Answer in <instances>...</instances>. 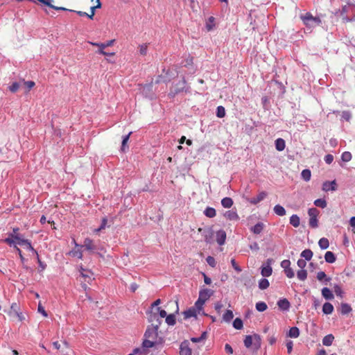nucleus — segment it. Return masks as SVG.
Returning a JSON list of instances; mask_svg holds the SVG:
<instances>
[{"mask_svg": "<svg viewBox=\"0 0 355 355\" xmlns=\"http://www.w3.org/2000/svg\"><path fill=\"white\" fill-rule=\"evenodd\" d=\"M14 235H15V234H8V237L4 239V242L10 246L16 245V241Z\"/></svg>", "mask_w": 355, "mask_h": 355, "instance_id": "nucleus-30", "label": "nucleus"}, {"mask_svg": "<svg viewBox=\"0 0 355 355\" xmlns=\"http://www.w3.org/2000/svg\"><path fill=\"white\" fill-rule=\"evenodd\" d=\"M334 291L337 296L342 297L343 292L342 288L339 285H338V284L334 285Z\"/></svg>", "mask_w": 355, "mask_h": 355, "instance_id": "nucleus-53", "label": "nucleus"}, {"mask_svg": "<svg viewBox=\"0 0 355 355\" xmlns=\"http://www.w3.org/2000/svg\"><path fill=\"white\" fill-rule=\"evenodd\" d=\"M80 272L84 282L90 284L91 282L94 279V273L90 270L83 268L82 266H80Z\"/></svg>", "mask_w": 355, "mask_h": 355, "instance_id": "nucleus-6", "label": "nucleus"}, {"mask_svg": "<svg viewBox=\"0 0 355 355\" xmlns=\"http://www.w3.org/2000/svg\"><path fill=\"white\" fill-rule=\"evenodd\" d=\"M263 223H258L251 228V231L255 234H259L263 231Z\"/></svg>", "mask_w": 355, "mask_h": 355, "instance_id": "nucleus-23", "label": "nucleus"}, {"mask_svg": "<svg viewBox=\"0 0 355 355\" xmlns=\"http://www.w3.org/2000/svg\"><path fill=\"white\" fill-rule=\"evenodd\" d=\"M213 291L208 288L202 289L199 293L198 298L202 301L206 302L212 295Z\"/></svg>", "mask_w": 355, "mask_h": 355, "instance_id": "nucleus-12", "label": "nucleus"}, {"mask_svg": "<svg viewBox=\"0 0 355 355\" xmlns=\"http://www.w3.org/2000/svg\"><path fill=\"white\" fill-rule=\"evenodd\" d=\"M322 189L325 191H335L336 189V183L335 180L331 182L326 181L322 184Z\"/></svg>", "mask_w": 355, "mask_h": 355, "instance_id": "nucleus-14", "label": "nucleus"}, {"mask_svg": "<svg viewBox=\"0 0 355 355\" xmlns=\"http://www.w3.org/2000/svg\"><path fill=\"white\" fill-rule=\"evenodd\" d=\"M324 259L326 262L332 263L336 261V257L332 252L328 251L324 254Z\"/></svg>", "mask_w": 355, "mask_h": 355, "instance_id": "nucleus-24", "label": "nucleus"}, {"mask_svg": "<svg viewBox=\"0 0 355 355\" xmlns=\"http://www.w3.org/2000/svg\"><path fill=\"white\" fill-rule=\"evenodd\" d=\"M300 336V330L297 327H291L288 333V336L296 338Z\"/></svg>", "mask_w": 355, "mask_h": 355, "instance_id": "nucleus-22", "label": "nucleus"}, {"mask_svg": "<svg viewBox=\"0 0 355 355\" xmlns=\"http://www.w3.org/2000/svg\"><path fill=\"white\" fill-rule=\"evenodd\" d=\"M100 8L101 7H97V5L94 6H92L91 8H90V14H88V13H87L85 12H83V11H74L73 10V12H76L80 17L87 16L89 19H93L94 16L95 15V10L96 8Z\"/></svg>", "mask_w": 355, "mask_h": 355, "instance_id": "nucleus-13", "label": "nucleus"}, {"mask_svg": "<svg viewBox=\"0 0 355 355\" xmlns=\"http://www.w3.org/2000/svg\"><path fill=\"white\" fill-rule=\"evenodd\" d=\"M114 42H115L114 40H108L104 43H97V42H89V43L90 44H92V46H98L99 48L98 50L96 51V53H98L99 54H102V55H107V52L105 51L104 49L106 47L112 46L114 44Z\"/></svg>", "mask_w": 355, "mask_h": 355, "instance_id": "nucleus-4", "label": "nucleus"}, {"mask_svg": "<svg viewBox=\"0 0 355 355\" xmlns=\"http://www.w3.org/2000/svg\"><path fill=\"white\" fill-rule=\"evenodd\" d=\"M224 216L227 220H238L239 219V216L236 211L234 210L227 211Z\"/></svg>", "mask_w": 355, "mask_h": 355, "instance_id": "nucleus-16", "label": "nucleus"}, {"mask_svg": "<svg viewBox=\"0 0 355 355\" xmlns=\"http://www.w3.org/2000/svg\"><path fill=\"white\" fill-rule=\"evenodd\" d=\"M82 246L85 247L87 250L92 252H94L96 250L105 251V249L103 248H96V246L94 243L93 240H92L89 238H86L84 240V244Z\"/></svg>", "mask_w": 355, "mask_h": 355, "instance_id": "nucleus-5", "label": "nucleus"}, {"mask_svg": "<svg viewBox=\"0 0 355 355\" xmlns=\"http://www.w3.org/2000/svg\"><path fill=\"white\" fill-rule=\"evenodd\" d=\"M253 336H246L244 340V345L247 348H249L252 346L253 343Z\"/></svg>", "mask_w": 355, "mask_h": 355, "instance_id": "nucleus-47", "label": "nucleus"}, {"mask_svg": "<svg viewBox=\"0 0 355 355\" xmlns=\"http://www.w3.org/2000/svg\"><path fill=\"white\" fill-rule=\"evenodd\" d=\"M207 263L211 267L214 268L216 265L215 259L213 257L208 256L206 259Z\"/></svg>", "mask_w": 355, "mask_h": 355, "instance_id": "nucleus-54", "label": "nucleus"}, {"mask_svg": "<svg viewBox=\"0 0 355 355\" xmlns=\"http://www.w3.org/2000/svg\"><path fill=\"white\" fill-rule=\"evenodd\" d=\"M254 345L256 349H259L261 347V337L258 334L253 335Z\"/></svg>", "mask_w": 355, "mask_h": 355, "instance_id": "nucleus-49", "label": "nucleus"}, {"mask_svg": "<svg viewBox=\"0 0 355 355\" xmlns=\"http://www.w3.org/2000/svg\"><path fill=\"white\" fill-rule=\"evenodd\" d=\"M352 156L351 153H349L348 151H345V152L343 153V154L341 155V159L345 162H349L352 159Z\"/></svg>", "mask_w": 355, "mask_h": 355, "instance_id": "nucleus-48", "label": "nucleus"}, {"mask_svg": "<svg viewBox=\"0 0 355 355\" xmlns=\"http://www.w3.org/2000/svg\"><path fill=\"white\" fill-rule=\"evenodd\" d=\"M19 88V84L18 83H13L10 87L9 89L11 92H16Z\"/></svg>", "mask_w": 355, "mask_h": 355, "instance_id": "nucleus-55", "label": "nucleus"}, {"mask_svg": "<svg viewBox=\"0 0 355 355\" xmlns=\"http://www.w3.org/2000/svg\"><path fill=\"white\" fill-rule=\"evenodd\" d=\"M270 286V283L266 279H261L259 282V288L261 290H265L268 288Z\"/></svg>", "mask_w": 355, "mask_h": 355, "instance_id": "nucleus-36", "label": "nucleus"}, {"mask_svg": "<svg viewBox=\"0 0 355 355\" xmlns=\"http://www.w3.org/2000/svg\"><path fill=\"white\" fill-rule=\"evenodd\" d=\"M314 205L318 207L325 208L327 207V202L324 199L319 198L314 201Z\"/></svg>", "mask_w": 355, "mask_h": 355, "instance_id": "nucleus-41", "label": "nucleus"}, {"mask_svg": "<svg viewBox=\"0 0 355 355\" xmlns=\"http://www.w3.org/2000/svg\"><path fill=\"white\" fill-rule=\"evenodd\" d=\"M148 320L151 324L148 327L144 334V337L154 340L163 339L159 336V328L162 320L158 318L157 313H149Z\"/></svg>", "mask_w": 355, "mask_h": 355, "instance_id": "nucleus-1", "label": "nucleus"}, {"mask_svg": "<svg viewBox=\"0 0 355 355\" xmlns=\"http://www.w3.org/2000/svg\"><path fill=\"white\" fill-rule=\"evenodd\" d=\"M352 117V114L349 111H343L342 112V118L345 121H349Z\"/></svg>", "mask_w": 355, "mask_h": 355, "instance_id": "nucleus-59", "label": "nucleus"}, {"mask_svg": "<svg viewBox=\"0 0 355 355\" xmlns=\"http://www.w3.org/2000/svg\"><path fill=\"white\" fill-rule=\"evenodd\" d=\"M267 196V193L265 191H262L259 193L256 197L250 199V202L253 205H257L261 200H263Z\"/></svg>", "mask_w": 355, "mask_h": 355, "instance_id": "nucleus-17", "label": "nucleus"}, {"mask_svg": "<svg viewBox=\"0 0 355 355\" xmlns=\"http://www.w3.org/2000/svg\"><path fill=\"white\" fill-rule=\"evenodd\" d=\"M205 215L208 218H214L216 215V211L213 207H207L204 211Z\"/></svg>", "mask_w": 355, "mask_h": 355, "instance_id": "nucleus-27", "label": "nucleus"}, {"mask_svg": "<svg viewBox=\"0 0 355 355\" xmlns=\"http://www.w3.org/2000/svg\"><path fill=\"white\" fill-rule=\"evenodd\" d=\"M131 134H132V132H130L127 135H125L123 137L122 144H121V150L123 152L125 151L126 144L129 140V138H130V136L131 135Z\"/></svg>", "mask_w": 355, "mask_h": 355, "instance_id": "nucleus-45", "label": "nucleus"}, {"mask_svg": "<svg viewBox=\"0 0 355 355\" xmlns=\"http://www.w3.org/2000/svg\"><path fill=\"white\" fill-rule=\"evenodd\" d=\"M133 352L135 355H147L148 354V349L144 348L143 347L135 348L133 350Z\"/></svg>", "mask_w": 355, "mask_h": 355, "instance_id": "nucleus-37", "label": "nucleus"}, {"mask_svg": "<svg viewBox=\"0 0 355 355\" xmlns=\"http://www.w3.org/2000/svg\"><path fill=\"white\" fill-rule=\"evenodd\" d=\"M267 304L263 302H259L256 304V309L258 311L263 312L267 309Z\"/></svg>", "mask_w": 355, "mask_h": 355, "instance_id": "nucleus-46", "label": "nucleus"}, {"mask_svg": "<svg viewBox=\"0 0 355 355\" xmlns=\"http://www.w3.org/2000/svg\"><path fill=\"white\" fill-rule=\"evenodd\" d=\"M352 311L350 305L346 303H342L340 307V313L343 315H347Z\"/></svg>", "mask_w": 355, "mask_h": 355, "instance_id": "nucleus-32", "label": "nucleus"}, {"mask_svg": "<svg viewBox=\"0 0 355 355\" xmlns=\"http://www.w3.org/2000/svg\"><path fill=\"white\" fill-rule=\"evenodd\" d=\"M191 349L189 346L188 341L182 342L180 346V355H191Z\"/></svg>", "mask_w": 355, "mask_h": 355, "instance_id": "nucleus-8", "label": "nucleus"}, {"mask_svg": "<svg viewBox=\"0 0 355 355\" xmlns=\"http://www.w3.org/2000/svg\"><path fill=\"white\" fill-rule=\"evenodd\" d=\"M301 257H304L306 261H310L313 257V252L311 250L306 249L302 252Z\"/></svg>", "mask_w": 355, "mask_h": 355, "instance_id": "nucleus-34", "label": "nucleus"}, {"mask_svg": "<svg viewBox=\"0 0 355 355\" xmlns=\"http://www.w3.org/2000/svg\"><path fill=\"white\" fill-rule=\"evenodd\" d=\"M318 245L322 250L327 249L329 245V240L327 238H322L319 240Z\"/></svg>", "mask_w": 355, "mask_h": 355, "instance_id": "nucleus-33", "label": "nucleus"}, {"mask_svg": "<svg viewBox=\"0 0 355 355\" xmlns=\"http://www.w3.org/2000/svg\"><path fill=\"white\" fill-rule=\"evenodd\" d=\"M290 223L295 227H297L300 225V220L297 215L293 214L290 218Z\"/></svg>", "mask_w": 355, "mask_h": 355, "instance_id": "nucleus-28", "label": "nucleus"}, {"mask_svg": "<svg viewBox=\"0 0 355 355\" xmlns=\"http://www.w3.org/2000/svg\"><path fill=\"white\" fill-rule=\"evenodd\" d=\"M24 84L27 88V92H29L35 85V82L31 80L24 81Z\"/></svg>", "mask_w": 355, "mask_h": 355, "instance_id": "nucleus-57", "label": "nucleus"}, {"mask_svg": "<svg viewBox=\"0 0 355 355\" xmlns=\"http://www.w3.org/2000/svg\"><path fill=\"white\" fill-rule=\"evenodd\" d=\"M297 278L302 281H304L307 277V272L306 270L302 269L297 272Z\"/></svg>", "mask_w": 355, "mask_h": 355, "instance_id": "nucleus-40", "label": "nucleus"}, {"mask_svg": "<svg viewBox=\"0 0 355 355\" xmlns=\"http://www.w3.org/2000/svg\"><path fill=\"white\" fill-rule=\"evenodd\" d=\"M275 148L278 151H282L285 148V141L283 139L279 138L275 141Z\"/></svg>", "mask_w": 355, "mask_h": 355, "instance_id": "nucleus-26", "label": "nucleus"}, {"mask_svg": "<svg viewBox=\"0 0 355 355\" xmlns=\"http://www.w3.org/2000/svg\"><path fill=\"white\" fill-rule=\"evenodd\" d=\"M150 313H154L153 311H150ZM155 313H157L158 318L162 320V318H166L167 316L166 311L161 309V308H156V311Z\"/></svg>", "mask_w": 355, "mask_h": 355, "instance_id": "nucleus-43", "label": "nucleus"}, {"mask_svg": "<svg viewBox=\"0 0 355 355\" xmlns=\"http://www.w3.org/2000/svg\"><path fill=\"white\" fill-rule=\"evenodd\" d=\"M83 248L82 245H76V248H74L73 250H71L68 254L73 257H78L80 259H83V251L81 250V248Z\"/></svg>", "mask_w": 355, "mask_h": 355, "instance_id": "nucleus-9", "label": "nucleus"}, {"mask_svg": "<svg viewBox=\"0 0 355 355\" xmlns=\"http://www.w3.org/2000/svg\"><path fill=\"white\" fill-rule=\"evenodd\" d=\"M334 340V336L332 334L325 336L322 339V344L325 346H330Z\"/></svg>", "mask_w": 355, "mask_h": 355, "instance_id": "nucleus-20", "label": "nucleus"}, {"mask_svg": "<svg viewBox=\"0 0 355 355\" xmlns=\"http://www.w3.org/2000/svg\"><path fill=\"white\" fill-rule=\"evenodd\" d=\"M205 303V302L202 301V300H200V299L198 298V300L195 303V306L196 307L197 309L200 311L202 309L203 305Z\"/></svg>", "mask_w": 355, "mask_h": 355, "instance_id": "nucleus-58", "label": "nucleus"}, {"mask_svg": "<svg viewBox=\"0 0 355 355\" xmlns=\"http://www.w3.org/2000/svg\"><path fill=\"white\" fill-rule=\"evenodd\" d=\"M15 236V241H16V244H18V245H21V241H24L25 239H24L21 234H15L14 235Z\"/></svg>", "mask_w": 355, "mask_h": 355, "instance_id": "nucleus-61", "label": "nucleus"}, {"mask_svg": "<svg viewBox=\"0 0 355 355\" xmlns=\"http://www.w3.org/2000/svg\"><path fill=\"white\" fill-rule=\"evenodd\" d=\"M309 225L315 228L318 227V220L317 218H310L309 219Z\"/></svg>", "mask_w": 355, "mask_h": 355, "instance_id": "nucleus-60", "label": "nucleus"}, {"mask_svg": "<svg viewBox=\"0 0 355 355\" xmlns=\"http://www.w3.org/2000/svg\"><path fill=\"white\" fill-rule=\"evenodd\" d=\"M163 342H164V339L154 340H151L150 338H145V340L143 341V343H142V347L144 348L148 349V348L153 347V346H155L156 345H161L163 343Z\"/></svg>", "mask_w": 355, "mask_h": 355, "instance_id": "nucleus-7", "label": "nucleus"}, {"mask_svg": "<svg viewBox=\"0 0 355 355\" xmlns=\"http://www.w3.org/2000/svg\"><path fill=\"white\" fill-rule=\"evenodd\" d=\"M272 262L271 259L267 260V265L261 268V275L263 277H269L272 275V269L270 266Z\"/></svg>", "mask_w": 355, "mask_h": 355, "instance_id": "nucleus-10", "label": "nucleus"}, {"mask_svg": "<svg viewBox=\"0 0 355 355\" xmlns=\"http://www.w3.org/2000/svg\"><path fill=\"white\" fill-rule=\"evenodd\" d=\"M21 246H24L26 250L33 252V253L37 254V256L38 257V254H37V251L33 248L31 242L28 239H25L24 241H21Z\"/></svg>", "mask_w": 355, "mask_h": 355, "instance_id": "nucleus-19", "label": "nucleus"}, {"mask_svg": "<svg viewBox=\"0 0 355 355\" xmlns=\"http://www.w3.org/2000/svg\"><path fill=\"white\" fill-rule=\"evenodd\" d=\"M334 311L333 305L329 302H325L322 306V311L324 314H331Z\"/></svg>", "mask_w": 355, "mask_h": 355, "instance_id": "nucleus-21", "label": "nucleus"}, {"mask_svg": "<svg viewBox=\"0 0 355 355\" xmlns=\"http://www.w3.org/2000/svg\"><path fill=\"white\" fill-rule=\"evenodd\" d=\"M277 305L279 308L283 311H287L290 308V302L286 298L281 299L277 302Z\"/></svg>", "mask_w": 355, "mask_h": 355, "instance_id": "nucleus-15", "label": "nucleus"}, {"mask_svg": "<svg viewBox=\"0 0 355 355\" xmlns=\"http://www.w3.org/2000/svg\"><path fill=\"white\" fill-rule=\"evenodd\" d=\"M184 318H190L196 316V311L194 308L189 309L184 312Z\"/></svg>", "mask_w": 355, "mask_h": 355, "instance_id": "nucleus-35", "label": "nucleus"}, {"mask_svg": "<svg viewBox=\"0 0 355 355\" xmlns=\"http://www.w3.org/2000/svg\"><path fill=\"white\" fill-rule=\"evenodd\" d=\"M301 19H302L304 24L306 26L310 27L314 26L315 25H319L321 22L319 17H314L309 12H307L304 15L302 16Z\"/></svg>", "mask_w": 355, "mask_h": 355, "instance_id": "nucleus-3", "label": "nucleus"}, {"mask_svg": "<svg viewBox=\"0 0 355 355\" xmlns=\"http://www.w3.org/2000/svg\"><path fill=\"white\" fill-rule=\"evenodd\" d=\"M290 264H291L290 261L286 259V260H284V261H282L281 266L282 268H284V269H286L288 268H290Z\"/></svg>", "mask_w": 355, "mask_h": 355, "instance_id": "nucleus-64", "label": "nucleus"}, {"mask_svg": "<svg viewBox=\"0 0 355 355\" xmlns=\"http://www.w3.org/2000/svg\"><path fill=\"white\" fill-rule=\"evenodd\" d=\"M225 115V110L223 106H218L217 107L216 116L219 118H223Z\"/></svg>", "mask_w": 355, "mask_h": 355, "instance_id": "nucleus-52", "label": "nucleus"}, {"mask_svg": "<svg viewBox=\"0 0 355 355\" xmlns=\"http://www.w3.org/2000/svg\"><path fill=\"white\" fill-rule=\"evenodd\" d=\"M274 211L277 215L280 216H283L286 214L285 209L279 205H277L274 207Z\"/></svg>", "mask_w": 355, "mask_h": 355, "instance_id": "nucleus-29", "label": "nucleus"}, {"mask_svg": "<svg viewBox=\"0 0 355 355\" xmlns=\"http://www.w3.org/2000/svg\"><path fill=\"white\" fill-rule=\"evenodd\" d=\"M317 279L319 281L325 280L326 282H329L331 280V278L327 277L325 272L323 271H320L317 273Z\"/></svg>", "mask_w": 355, "mask_h": 355, "instance_id": "nucleus-42", "label": "nucleus"}, {"mask_svg": "<svg viewBox=\"0 0 355 355\" xmlns=\"http://www.w3.org/2000/svg\"><path fill=\"white\" fill-rule=\"evenodd\" d=\"M355 10V7L353 5L347 4L343 6L341 10V16L343 22L347 23L349 21H355V17L349 15L350 12H353Z\"/></svg>", "mask_w": 355, "mask_h": 355, "instance_id": "nucleus-2", "label": "nucleus"}, {"mask_svg": "<svg viewBox=\"0 0 355 355\" xmlns=\"http://www.w3.org/2000/svg\"><path fill=\"white\" fill-rule=\"evenodd\" d=\"M233 318L234 314L232 311L231 310H227L223 315V320L226 322H230L233 319Z\"/></svg>", "mask_w": 355, "mask_h": 355, "instance_id": "nucleus-31", "label": "nucleus"}, {"mask_svg": "<svg viewBox=\"0 0 355 355\" xmlns=\"http://www.w3.org/2000/svg\"><path fill=\"white\" fill-rule=\"evenodd\" d=\"M233 203L232 199L229 197H225L221 200V205L225 208H230L233 205Z\"/></svg>", "mask_w": 355, "mask_h": 355, "instance_id": "nucleus-25", "label": "nucleus"}, {"mask_svg": "<svg viewBox=\"0 0 355 355\" xmlns=\"http://www.w3.org/2000/svg\"><path fill=\"white\" fill-rule=\"evenodd\" d=\"M233 327L236 329H241L243 327V323L241 319L236 318L233 322Z\"/></svg>", "mask_w": 355, "mask_h": 355, "instance_id": "nucleus-38", "label": "nucleus"}, {"mask_svg": "<svg viewBox=\"0 0 355 355\" xmlns=\"http://www.w3.org/2000/svg\"><path fill=\"white\" fill-rule=\"evenodd\" d=\"M334 160V156L331 154H328L324 157V161L327 164H330Z\"/></svg>", "mask_w": 355, "mask_h": 355, "instance_id": "nucleus-63", "label": "nucleus"}, {"mask_svg": "<svg viewBox=\"0 0 355 355\" xmlns=\"http://www.w3.org/2000/svg\"><path fill=\"white\" fill-rule=\"evenodd\" d=\"M165 320L168 325H174L176 322L175 316L174 314H169L166 317Z\"/></svg>", "mask_w": 355, "mask_h": 355, "instance_id": "nucleus-39", "label": "nucleus"}, {"mask_svg": "<svg viewBox=\"0 0 355 355\" xmlns=\"http://www.w3.org/2000/svg\"><path fill=\"white\" fill-rule=\"evenodd\" d=\"M284 272H285L286 275L287 276V277H288V278H293L295 275V273L291 267L288 268L286 269H284Z\"/></svg>", "mask_w": 355, "mask_h": 355, "instance_id": "nucleus-56", "label": "nucleus"}, {"mask_svg": "<svg viewBox=\"0 0 355 355\" xmlns=\"http://www.w3.org/2000/svg\"><path fill=\"white\" fill-rule=\"evenodd\" d=\"M310 218H317L319 211L316 208H310L308 211Z\"/></svg>", "mask_w": 355, "mask_h": 355, "instance_id": "nucleus-51", "label": "nucleus"}, {"mask_svg": "<svg viewBox=\"0 0 355 355\" xmlns=\"http://www.w3.org/2000/svg\"><path fill=\"white\" fill-rule=\"evenodd\" d=\"M302 177L305 181H309L311 179V173L309 169H304L302 171Z\"/></svg>", "mask_w": 355, "mask_h": 355, "instance_id": "nucleus-44", "label": "nucleus"}, {"mask_svg": "<svg viewBox=\"0 0 355 355\" xmlns=\"http://www.w3.org/2000/svg\"><path fill=\"white\" fill-rule=\"evenodd\" d=\"M139 53L142 55H146L148 51L147 44H143L139 46Z\"/></svg>", "mask_w": 355, "mask_h": 355, "instance_id": "nucleus-50", "label": "nucleus"}, {"mask_svg": "<svg viewBox=\"0 0 355 355\" xmlns=\"http://www.w3.org/2000/svg\"><path fill=\"white\" fill-rule=\"evenodd\" d=\"M231 263L232 267L234 268L235 270L240 272L241 271V268L238 266L234 259H232L231 260Z\"/></svg>", "mask_w": 355, "mask_h": 355, "instance_id": "nucleus-62", "label": "nucleus"}, {"mask_svg": "<svg viewBox=\"0 0 355 355\" xmlns=\"http://www.w3.org/2000/svg\"><path fill=\"white\" fill-rule=\"evenodd\" d=\"M216 239L218 245H222L226 240V233L224 230H218L216 232Z\"/></svg>", "mask_w": 355, "mask_h": 355, "instance_id": "nucleus-11", "label": "nucleus"}, {"mask_svg": "<svg viewBox=\"0 0 355 355\" xmlns=\"http://www.w3.org/2000/svg\"><path fill=\"white\" fill-rule=\"evenodd\" d=\"M322 295L326 300H333L334 298L331 291L327 287L322 289Z\"/></svg>", "mask_w": 355, "mask_h": 355, "instance_id": "nucleus-18", "label": "nucleus"}]
</instances>
